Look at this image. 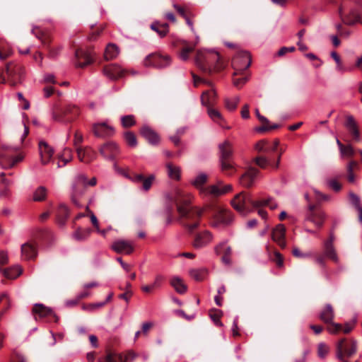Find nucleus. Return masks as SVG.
Wrapping results in <instances>:
<instances>
[{
    "mask_svg": "<svg viewBox=\"0 0 362 362\" xmlns=\"http://www.w3.org/2000/svg\"><path fill=\"white\" fill-rule=\"evenodd\" d=\"M192 195L177 190L174 197L177 212L182 219V225L192 232L197 228L200 223L205 208L191 206Z\"/></svg>",
    "mask_w": 362,
    "mask_h": 362,
    "instance_id": "nucleus-1",
    "label": "nucleus"
},
{
    "mask_svg": "<svg viewBox=\"0 0 362 362\" xmlns=\"http://www.w3.org/2000/svg\"><path fill=\"white\" fill-rule=\"evenodd\" d=\"M197 66L205 73L218 71L222 69L220 56L217 52L199 50L195 59Z\"/></svg>",
    "mask_w": 362,
    "mask_h": 362,
    "instance_id": "nucleus-2",
    "label": "nucleus"
},
{
    "mask_svg": "<svg viewBox=\"0 0 362 362\" xmlns=\"http://www.w3.org/2000/svg\"><path fill=\"white\" fill-rule=\"evenodd\" d=\"M80 114V109L76 105H66L52 112V119L62 123H70Z\"/></svg>",
    "mask_w": 362,
    "mask_h": 362,
    "instance_id": "nucleus-3",
    "label": "nucleus"
},
{
    "mask_svg": "<svg viewBox=\"0 0 362 362\" xmlns=\"http://www.w3.org/2000/svg\"><path fill=\"white\" fill-rule=\"evenodd\" d=\"M254 201L250 194L242 192L238 194L231 201L233 207L243 215H247L250 211V206L255 207Z\"/></svg>",
    "mask_w": 362,
    "mask_h": 362,
    "instance_id": "nucleus-4",
    "label": "nucleus"
},
{
    "mask_svg": "<svg viewBox=\"0 0 362 362\" xmlns=\"http://www.w3.org/2000/svg\"><path fill=\"white\" fill-rule=\"evenodd\" d=\"M357 351V341L355 339L346 341L345 338L339 340L337 344L336 357L339 361H343L344 357H351Z\"/></svg>",
    "mask_w": 362,
    "mask_h": 362,
    "instance_id": "nucleus-5",
    "label": "nucleus"
},
{
    "mask_svg": "<svg viewBox=\"0 0 362 362\" xmlns=\"http://www.w3.org/2000/svg\"><path fill=\"white\" fill-rule=\"evenodd\" d=\"M251 62V56L247 51H238L232 62V65L235 70L233 76L240 74L243 71L248 69Z\"/></svg>",
    "mask_w": 362,
    "mask_h": 362,
    "instance_id": "nucleus-6",
    "label": "nucleus"
},
{
    "mask_svg": "<svg viewBox=\"0 0 362 362\" xmlns=\"http://www.w3.org/2000/svg\"><path fill=\"white\" fill-rule=\"evenodd\" d=\"M170 62L171 59L168 55H163L156 52L147 55L143 61V64L146 67L163 69L168 66Z\"/></svg>",
    "mask_w": 362,
    "mask_h": 362,
    "instance_id": "nucleus-7",
    "label": "nucleus"
},
{
    "mask_svg": "<svg viewBox=\"0 0 362 362\" xmlns=\"http://www.w3.org/2000/svg\"><path fill=\"white\" fill-rule=\"evenodd\" d=\"M87 187V177L85 175H78L72 184L71 186V199L72 202L78 206H81L78 198L82 196Z\"/></svg>",
    "mask_w": 362,
    "mask_h": 362,
    "instance_id": "nucleus-8",
    "label": "nucleus"
},
{
    "mask_svg": "<svg viewBox=\"0 0 362 362\" xmlns=\"http://www.w3.org/2000/svg\"><path fill=\"white\" fill-rule=\"evenodd\" d=\"M233 221V215L230 211L225 209L217 208L214 212L210 226L213 228L225 227Z\"/></svg>",
    "mask_w": 362,
    "mask_h": 362,
    "instance_id": "nucleus-9",
    "label": "nucleus"
},
{
    "mask_svg": "<svg viewBox=\"0 0 362 362\" xmlns=\"http://www.w3.org/2000/svg\"><path fill=\"white\" fill-rule=\"evenodd\" d=\"M326 218L325 213L314 204H310L305 214V221L313 223L316 227L321 228Z\"/></svg>",
    "mask_w": 362,
    "mask_h": 362,
    "instance_id": "nucleus-10",
    "label": "nucleus"
},
{
    "mask_svg": "<svg viewBox=\"0 0 362 362\" xmlns=\"http://www.w3.org/2000/svg\"><path fill=\"white\" fill-rule=\"evenodd\" d=\"M92 130L94 135L99 138L110 137L115 134V128L107 122H98L93 124Z\"/></svg>",
    "mask_w": 362,
    "mask_h": 362,
    "instance_id": "nucleus-11",
    "label": "nucleus"
},
{
    "mask_svg": "<svg viewBox=\"0 0 362 362\" xmlns=\"http://www.w3.org/2000/svg\"><path fill=\"white\" fill-rule=\"evenodd\" d=\"M93 58L90 53L83 49H77L75 51L74 64L76 67L83 68L91 64Z\"/></svg>",
    "mask_w": 362,
    "mask_h": 362,
    "instance_id": "nucleus-12",
    "label": "nucleus"
},
{
    "mask_svg": "<svg viewBox=\"0 0 362 362\" xmlns=\"http://www.w3.org/2000/svg\"><path fill=\"white\" fill-rule=\"evenodd\" d=\"M99 151L105 159L112 160L119 153V148L117 144L110 141L103 144Z\"/></svg>",
    "mask_w": 362,
    "mask_h": 362,
    "instance_id": "nucleus-13",
    "label": "nucleus"
},
{
    "mask_svg": "<svg viewBox=\"0 0 362 362\" xmlns=\"http://www.w3.org/2000/svg\"><path fill=\"white\" fill-rule=\"evenodd\" d=\"M213 238L210 231L204 230L195 235L192 245L196 249L203 248L212 242Z\"/></svg>",
    "mask_w": 362,
    "mask_h": 362,
    "instance_id": "nucleus-14",
    "label": "nucleus"
},
{
    "mask_svg": "<svg viewBox=\"0 0 362 362\" xmlns=\"http://www.w3.org/2000/svg\"><path fill=\"white\" fill-rule=\"evenodd\" d=\"M38 146L41 163L43 165H47L52 160L54 152V148L44 141H40Z\"/></svg>",
    "mask_w": 362,
    "mask_h": 362,
    "instance_id": "nucleus-15",
    "label": "nucleus"
},
{
    "mask_svg": "<svg viewBox=\"0 0 362 362\" xmlns=\"http://www.w3.org/2000/svg\"><path fill=\"white\" fill-rule=\"evenodd\" d=\"M25 155L23 153L20 152L16 156L9 158L6 153H1L0 155L1 163L3 168H12L17 163L23 161Z\"/></svg>",
    "mask_w": 362,
    "mask_h": 362,
    "instance_id": "nucleus-16",
    "label": "nucleus"
},
{
    "mask_svg": "<svg viewBox=\"0 0 362 362\" xmlns=\"http://www.w3.org/2000/svg\"><path fill=\"white\" fill-rule=\"evenodd\" d=\"M125 70L116 64L107 65L103 68V74L108 78L117 80L124 76Z\"/></svg>",
    "mask_w": 362,
    "mask_h": 362,
    "instance_id": "nucleus-17",
    "label": "nucleus"
},
{
    "mask_svg": "<svg viewBox=\"0 0 362 362\" xmlns=\"http://www.w3.org/2000/svg\"><path fill=\"white\" fill-rule=\"evenodd\" d=\"M259 170L255 168L250 167L240 177V183L245 187H250L254 183L255 179L258 176Z\"/></svg>",
    "mask_w": 362,
    "mask_h": 362,
    "instance_id": "nucleus-18",
    "label": "nucleus"
},
{
    "mask_svg": "<svg viewBox=\"0 0 362 362\" xmlns=\"http://www.w3.org/2000/svg\"><path fill=\"white\" fill-rule=\"evenodd\" d=\"M112 249L117 253L125 255L131 254L134 250V246L131 241L125 240H115L112 245Z\"/></svg>",
    "mask_w": 362,
    "mask_h": 362,
    "instance_id": "nucleus-19",
    "label": "nucleus"
},
{
    "mask_svg": "<svg viewBox=\"0 0 362 362\" xmlns=\"http://www.w3.org/2000/svg\"><path fill=\"white\" fill-rule=\"evenodd\" d=\"M224 250V255L221 257L222 262L226 266H230L232 264L231 254L232 249L230 246L226 245V242H222L214 247L215 253L218 255Z\"/></svg>",
    "mask_w": 362,
    "mask_h": 362,
    "instance_id": "nucleus-20",
    "label": "nucleus"
},
{
    "mask_svg": "<svg viewBox=\"0 0 362 362\" xmlns=\"http://www.w3.org/2000/svg\"><path fill=\"white\" fill-rule=\"evenodd\" d=\"M37 255V246L35 244L25 243L21 245V256L23 259H35Z\"/></svg>",
    "mask_w": 362,
    "mask_h": 362,
    "instance_id": "nucleus-21",
    "label": "nucleus"
},
{
    "mask_svg": "<svg viewBox=\"0 0 362 362\" xmlns=\"http://www.w3.org/2000/svg\"><path fill=\"white\" fill-rule=\"evenodd\" d=\"M355 321L346 322L344 325V327L339 323H332L331 325L327 327V331L330 334H337L340 332H342L344 334H348L353 329Z\"/></svg>",
    "mask_w": 362,
    "mask_h": 362,
    "instance_id": "nucleus-22",
    "label": "nucleus"
},
{
    "mask_svg": "<svg viewBox=\"0 0 362 362\" xmlns=\"http://www.w3.org/2000/svg\"><path fill=\"white\" fill-rule=\"evenodd\" d=\"M77 156L80 161L90 163L95 158V152L90 147H78L76 148Z\"/></svg>",
    "mask_w": 362,
    "mask_h": 362,
    "instance_id": "nucleus-23",
    "label": "nucleus"
},
{
    "mask_svg": "<svg viewBox=\"0 0 362 362\" xmlns=\"http://www.w3.org/2000/svg\"><path fill=\"white\" fill-rule=\"evenodd\" d=\"M286 228L284 225L279 224L274 228L272 234V240L278 243V245L284 248L286 247L284 240Z\"/></svg>",
    "mask_w": 362,
    "mask_h": 362,
    "instance_id": "nucleus-24",
    "label": "nucleus"
},
{
    "mask_svg": "<svg viewBox=\"0 0 362 362\" xmlns=\"http://www.w3.org/2000/svg\"><path fill=\"white\" fill-rule=\"evenodd\" d=\"M344 126L353 136L354 140L357 141H360V134L357 123L352 115H347L346 117V122Z\"/></svg>",
    "mask_w": 362,
    "mask_h": 362,
    "instance_id": "nucleus-25",
    "label": "nucleus"
},
{
    "mask_svg": "<svg viewBox=\"0 0 362 362\" xmlns=\"http://www.w3.org/2000/svg\"><path fill=\"white\" fill-rule=\"evenodd\" d=\"M140 133L141 136H144L149 144L156 145L159 143L160 139L158 135L148 126L145 125L143 127H141Z\"/></svg>",
    "mask_w": 362,
    "mask_h": 362,
    "instance_id": "nucleus-26",
    "label": "nucleus"
},
{
    "mask_svg": "<svg viewBox=\"0 0 362 362\" xmlns=\"http://www.w3.org/2000/svg\"><path fill=\"white\" fill-rule=\"evenodd\" d=\"M218 148L220 152L219 161L230 159L233 155V147L232 144L228 141H225L220 144Z\"/></svg>",
    "mask_w": 362,
    "mask_h": 362,
    "instance_id": "nucleus-27",
    "label": "nucleus"
},
{
    "mask_svg": "<svg viewBox=\"0 0 362 362\" xmlns=\"http://www.w3.org/2000/svg\"><path fill=\"white\" fill-rule=\"evenodd\" d=\"M33 313L35 319L42 318L53 315L52 310L41 303L35 304L33 308Z\"/></svg>",
    "mask_w": 362,
    "mask_h": 362,
    "instance_id": "nucleus-28",
    "label": "nucleus"
},
{
    "mask_svg": "<svg viewBox=\"0 0 362 362\" xmlns=\"http://www.w3.org/2000/svg\"><path fill=\"white\" fill-rule=\"evenodd\" d=\"M216 93L212 88L210 90H206L202 93L201 96L202 104L207 107L213 105L216 101Z\"/></svg>",
    "mask_w": 362,
    "mask_h": 362,
    "instance_id": "nucleus-29",
    "label": "nucleus"
},
{
    "mask_svg": "<svg viewBox=\"0 0 362 362\" xmlns=\"http://www.w3.org/2000/svg\"><path fill=\"white\" fill-rule=\"evenodd\" d=\"M320 318L325 323L329 324L331 325L334 318V312L332 306L330 304H327L325 308L321 311L320 314Z\"/></svg>",
    "mask_w": 362,
    "mask_h": 362,
    "instance_id": "nucleus-30",
    "label": "nucleus"
},
{
    "mask_svg": "<svg viewBox=\"0 0 362 362\" xmlns=\"http://www.w3.org/2000/svg\"><path fill=\"white\" fill-rule=\"evenodd\" d=\"M255 115L259 121L262 123V126L257 129L259 132L272 130L279 127L278 124L269 125V121L264 116L261 115L258 109H255Z\"/></svg>",
    "mask_w": 362,
    "mask_h": 362,
    "instance_id": "nucleus-31",
    "label": "nucleus"
},
{
    "mask_svg": "<svg viewBox=\"0 0 362 362\" xmlns=\"http://www.w3.org/2000/svg\"><path fill=\"white\" fill-rule=\"evenodd\" d=\"M339 15L341 17L344 23L348 25H353L357 22H361L362 23V20H361L358 13L355 11H350L349 16H344V13L343 9L341 8H339Z\"/></svg>",
    "mask_w": 362,
    "mask_h": 362,
    "instance_id": "nucleus-32",
    "label": "nucleus"
},
{
    "mask_svg": "<svg viewBox=\"0 0 362 362\" xmlns=\"http://www.w3.org/2000/svg\"><path fill=\"white\" fill-rule=\"evenodd\" d=\"M163 280L164 277L160 274H158L156 276L155 279L152 284L149 285H144L141 286V289L144 293H150L155 289L160 288Z\"/></svg>",
    "mask_w": 362,
    "mask_h": 362,
    "instance_id": "nucleus-33",
    "label": "nucleus"
},
{
    "mask_svg": "<svg viewBox=\"0 0 362 362\" xmlns=\"http://www.w3.org/2000/svg\"><path fill=\"white\" fill-rule=\"evenodd\" d=\"M323 255L327 258L332 260L335 263L339 262V258L334 247V245L324 243L323 245Z\"/></svg>",
    "mask_w": 362,
    "mask_h": 362,
    "instance_id": "nucleus-34",
    "label": "nucleus"
},
{
    "mask_svg": "<svg viewBox=\"0 0 362 362\" xmlns=\"http://www.w3.org/2000/svg\"><path fill=\"white\" fill-rule=\"evenodd\" d=\"M0 271L3 273L4 276L6 278L10 279H13L17 278L23 272V269H22L21 267L19 265H15L13 267H9L7 269H0Z\"/></svg>",
    "mask_w": 362,
    "mask_h": 362,
    "instance_id": "nucleus-35",
    "label": "nucleus"
},
{
    "mask_svg": "<svg viewBox=\"0 0 362 362\" xmlns=\"http://www.w3.org/2000/svg\"><path fill=\"white\" fill-rule=\"evenodd\" d=\"M151 28L155 31L160 37H164L169 33V25L168 23H160L155 21L151 25Z\"/></svg>",
    "mask_w": 362,
    "mask_h": 362,
    "instance_id": "nucleus-36",
    "label": "nucleus"
},
{
    "mask_svg": "<svg viewBox=\"0 0 362 362\" xmlns=\"http://www.w3.org/2000/svg\"><path fill=\"white\" fill-rule=\"evenodd\" d=\"M69 216V210L68 207L64 204H59L57 211V222L60 226H64Z\"/></svg>",
    "mask_w": 362,
    "mask_h": 362,
    "instance_id": "nucleus-37",
    "label": "nucleus"
},
{
    "mask_svg": "<svg viewBox=\"0 0 362 362\" xmlns=\"http://www.w3.org/2000/svg\"><path fill=\"white\" fill-rule=\"evenodd\" d=\"M170 285L180 294L186 293L187 287L182 279L178 276H173L170 279Z\"/></svg>",
    "mask_w": 362,
    "mask_h": 362,
    "instance_id": "nucleus-38",
    "label": "nucleus"
},
{
    "mask_svg": "<svg viewBox=\"0 0 362 362\" xmlns=\"http://www.w3.org/2000/svg\"><path fill=\"white\" fill-rule=\"evenodd\" d=\"M262 206H268L269 209L274 210L277 208L278 204L272 197L262 198L256 200L255 204V208H259Z\"/></svg>",
    "mask_w": 362,
    "mask_h": 362,
    "instance_id": "nucleus-39",
    "label": "nucleus"
},
{
    "mask_svg": "<svg viewBox=\"0 0 362 362\" xmlns=\"http://www.w3.org/2000/svg\"><path fill=\"white\" fill-rule=\"evenodd\" d=\"M208 176L204 173H199L195 178L191 181L192 185L199 190L202 194V189H205L204 185L207 182Z\"/></svg>",
    "mask_w": 362,
    "mask_h": 362,
    "instance_id": "nucleus-40",
    "label": "nucleus"
},
{
    "mask_svg": "<svg viewBox=\"0 0 362 362\" xmlns=\"http://www.w3.org/2000/svg\"><path fill=\"white\" fill-rule=\"evenodd\" d=\"M92 233V229L90 228H78L73 233V237L78 241H83L88 238Z\"/></svg>",
    "mask_w": 362,
    "mask_h": 362,
    "instance_id": "nucleus-41",
    "label": "nucleus"
},
{
    "mask_svg": "<svg viewBox=\"0 0 362 362\" xmlns=\"http://www.w3.org/2000/svg\"><path fill=\"white\" fill-rule=\"evenodd\" d=\"M118 54L119 48L116 45L109 44L107 45L104 53V57L106 60H112L116 58Z\"/></svg>",
    "mask_w": 362,
    "mask_h": 362,
    "instance_id": "nucleus-42",
    "label": "nucleus"
},
{
    "mask_svg": "<svg viewBox=\"0 0 362 362\" xmlns=\"http://www.w3.org/2000/svg\"><path fill=\"white\" fill-rule=\"evenodd\" d=\"M58 168L66 165L72 160L71 151L69 148H64L62 153L59 156Z\"/></svg>",
    "mask_w": 362,
    "mask_h": 362,
    "instance_id": "nucleus-43",
    "label": "nucleus"
},
{
    "mask_svg": "<svg viewBox=\"0 0 362 362\" xmlns=\"http://www.w3.org/2000/svg\"><path fill=\"white\" fill-rule=\"evenodd\" d=\"M207 272L208 271L206 268L192 269L189 271V276L197 281L204 280Z\"/></svg>",
    "mask_w": 362,
    "mask_h": 362,
    "instance_id": "nucleus-44",
    "label": "nucleus"
},
{
    "mask_svg": "<svg viewBox=\"0 0 362 362\" xmlns=\"http://www.w3.org/2000/svg\"><path fill=\"white\" fill-rule=\"evenodd\" d=\"M202 195L208 196L211 195L212 197H219L221 194V188L218 185H210L206 187L205 189H202Z\"/></svg>",
    "mask_w": 362,
    "mask_h": 362,
    "instance_id": "nucleus-45",
    "label": "nucleus"
},
{
    "mask_svg": "<svg viewBox=\"0 0 362 362\" xmlns=\"http://www.w3.org/2000/svg\"><path fill=\"white\" fill-rule=\"evenodd\" d=\"M168 169V175L170 178L175 180H179L180 178V168L178 166H175L171 163L166 165Z\"/></svg>",
    "mask_w": 362,
    "mask_h": 362,
    "instance_id": "nucleus-46",
    "label": "nucleus"
},
{
    "mask_svg": "<svg viewBox=\"0 0 362 362\" xmlns=\"http://www.w3.org/2000/svg\"><path fill=\"white\" fill-rule=\"evenodd\" d=\"M47 189L43 186L38 187L33 192V199L35 202L44 201L47 197Z\"/></svg>",
    "mask_w": 362,
    "mask_h": 362,
    "instance_id": "nucleus-47",
    "label": "nucleus"
},
{
    "mask_svg": "<svg viewBox=\"0 0 362 362\" xmlns=\"http://www.w3.org/2000/svg\"><path fill=\"white\" fill-rule=\"evenodd\" d=\"M240 102L239 96H235L233 98H226L224 100V104L226 108L229 111H234Z\"/></svg>",
    "mask_w": 362,
    "mask_h": 362,
    "instance_id": "nucleus-48",
    "label": "nucleus"
},
{
    "mask_svg": "<svg viewBox=\"0 0 362 362\" xmlns=\"http://www.w3.org/2000/svg\"><path fill=\"white\" fill-rule=\"evenodd\" d=\"M121 124L124 128H129L136 124L135 117L128 115L121 117Z\"/></svg>",
    "mask_w": 362,
    "mask_h": 362,
    "instance_id": "nucleus-49",
    "label": "nucleus"
},
{
    "mask_svg": "<svg viewBox=\"0 0 362 362\" xmlns=\"http://www.w3.org/2000/svg\"><path fill=\"white\" fill-rule=\"evenodd\" d=\"M124 138L126 143L131 147L137 146V140L136 135L132 132H127L124 134Z\"/></svg>",
    "mask_w": 362,
    "mask_h": 362,
    "instance_id": "nucleus-50",
    "label": "nucleus"
},
{
    "mask_svg": "<svg viewBox=\"0 0 362 362\" xmlns=\"http://www.w3.org/2000/svg\"><path fill=\"white\" fill-rule=\"evenodd\" d=\"M207 112L209 117L215 122L218 123L223 119L221 112L216 109L208 107Z\"/></svg>",
    "mask_w": 362,
    "mask_h": 362,
    "instance_id": "nucleus-51",
    "label": "nucleus"
},
{
    "mask_svg": "<svg viewBox=\"0 0 362 362\" xmlns=\"http://www.w3.org/2000/svg\"><path fill=\"white\" fill-rule=\"evenodd\" d=\"M255 150L258 152L269 153V144L264 140H261L255 144Z\"/></svg>",
    "mask_w": 362,
    "mask_h": 362,
    "instance_id": "nucleus-52",
    "label": "nucleus"
},
{
    "mask_svg": "<svg viewBox=\"0 0 362 362\" xmlns=\"http://www.w3.org/2000/svg\"><path fill=\"white\" fill-rule=\"evenodd\" d=\"M254 161L261 168H266L270 164L269 160L265 156H257Z\"/></svg>",
    "mask_w": 362,
    "mask_h": 362,
    "instance_id": "nucleus-53",
    "label": "nucleus"
},
{
    "mask_svg": "<svg viewBox=\"0 0 362 362\" xmlns=\"http://www.w3.org/2000/svg\"><path fill=\"white\" fill-rule=\"evenodd\" d=\"M329 351V347L324 343H320L317 347V354L321 358H325Z\"/></svg>",
    "mask_w": 362,
    "mask_h": 362,
    "instance_id": "nucleus-54",
    "label": "nucleus"
},
{
    "mask_svg": "<svg viewBox=\"0 0 362 362\" xmlns=\"http://www.w3.org/2000/svg\"><path fill=\"white\" fill-rule=\"evenodd\" d=\"M349 200L351 204L356 209L361 207V200L359 197L354 192H349Z\"/></svg>",
    "mask_w": 362,
    "mask_h": 362,
    "instance_id": "nucleus-55",
    "label": "nucleus"
},
{
    "mask_svg": "<svg viewBox=\"0 0 362 362\" xmlns=\"http://www.w3.org/2000/svg\"><path fill=\"white\" fill-rule=\"evenodd\" d=\"M122 357L121 355L116 354H109L107 355V356L103 361H100L99 362H122Z\"/></svg>",
    "mask_w": 362,
    "mask_h": 362,
    "instance_id": "nucleus-56",
    "label": "nucleus"
},
{
    "mask_svg": "<svg viewBox=\"0 0 362 362\" xmlns=\"http://www.w3.org/2000/svg\"><path fill=\"white\" fill-rule=\"evenodd\" d=\"M249 78L247 76H243L240 78H233V86L238 88H241L248 81Z\"/></svg>",
    "mask_w": 362,
    "mask_h": 362,
    "instance_id": "nucleus-57",
    "label": "nucleus"
},
{
    "mask_svg": "<svg viewBox=\"0 0 362 362\" xmlns=\"http://www.w3.org/2000/svg\"><path fill=\"white\" fill-rule=\"evenodd\" d=\"M327 185L335 192H339L341 189V184L335 179H329L327 180Z\"/></svg>",
    "mask_w": 362,
    "mask_h": 362,
    "instance_id": "nucleus-58",
    "label": "nucleus"
},
{
    "mask_svg": "<svg viewBox=\"0 0 362 362\" xmlns=\"http://www.w3.org/2000/svg\"><path fill=\"white\" fill-rule=\"evenodd\" d=\"M222 171L227 172L234 168V163L231 160H220Z\"/></svg>",
    "mask_w": 362,
    "mask_h": 362,
    "instance_id": "nucleus-59",
    "label": "nucleus"
},
{
    "mask_svg": "<svg viewBox=\"0 0 362 362\" xmlns=\"http://www.w3.org/2000/svg\"><path fill=\"white\" fill-rule=\"evenodd\" d=\"M339 151L342 156L351 157L354 154V150L351 145L344 146Z\"/></svg>",
    "mask_w": 362,
    "mask_h": 362,
    "instance_id": "nucleus-60",
    "label": "nucleus"
},
{
    "mask_svg": "<svg viewBox=\"0 0 362 362\" xmlns=\"http://www.w3.org/2000/svg\"><path fill=\"white\" fill-rule=\"evenodd\" d=\"M154 179L153 175H150L147 178L144 177V180L141 181L143 182L142 189L145 191H148L151 188Z\"/></svg>",
    "mask_w": 362,
    "mask_h": 362,
    "instance_id": "nucleus-61",
    "label": "nucleus"
},
{
    "mask_svg": "<svg viewBox=\"0 0 362 362\" xmlns=\"http://www.w3.org/2000/svg\"><path fill=\"white\" fill-rule=\"evenodd\" d=\"M194 48L192 47H187L182 49L180 57L182 60L186 61L189 58V54L193 51Z\"/></svg>",
    "mask_w": 362,
    "mask_h": 362,
    "instance_id": "nucleus-62",
    "label": "nucleus"
},
{
    "mask_svg": "<svg viewBox=\"0 0 362 362\" xmlns=\"http://www.w3.org/2000/svg\"><path fill=\"white\" fill-rule=\"evenodd\" d=\"M274 262L276 263V266L278 267H284V257L281 255L279 252L275 251L274 252Z\"/></svg>",
    "mask_w": 362,
    "mask_h": 362,
    "instance_id": "nucleus-63",
    "label": "nucleus"
},
{
    "mask_svg": "<svg viewBox=\"0 0 362 362\" xmlns=\"http://www.w3.org/2000/svg\"><path fill=\"white\" fill-rule=\"evenodd\" d=\"M83 141V134L79 132L76 131L74 134V144L77 148L78 147H81L80 145Z\"/></svg>",
    "mask_w": 362,
    "mask_h": 362,
    "instance_id": "nucleus-64",
    "label": "nucleus"
}]
</instances>
